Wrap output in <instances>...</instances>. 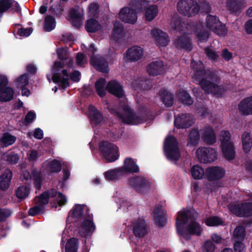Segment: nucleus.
Wrapping results in <instances>:
<instances>
[{"label":"nucleus","mask_w":252,"mask_h":252,"mask_svg":"<svg viewBox=\"0 0 252 252\" xmlns=\"http://www.w3.org/2000/svg\"><path fill=\"white\" fill-rule=\"evenodd\" d=\"M191 65L193 81L199 84L206 93L218 97L223 94L225 90L223 86L219 85L220 81L218 76L209 70H204L202 62L193 61Z\"/></svg>","instance_id":"1"},{"label":"nucleus","mask_w":252,"mask_h":252,"mask_svg":"<svg viewBox=\"0 0 252 252\" xmlns=\"http://www.w3.org/2000/svg\"><path fill=\"white\" fill-rule=\"evenodd\" d=\"M190 212L185 209L181 210L176 219V227L177 233L186 240L191 239V235L200 236L203 227L195 220L190 217Z\"/></svg>","instance_id":"2"},{"label":"nucleus","mask_w":252,"mask_h":252,"mask_svg":"<svg viewBox=\"0 0 252 252\" xmlns=\"http://www.w3.org/2000/svg\"><path fill=\"white\" fill-rule=\"evenodd\" d=\"M208 30L220 36H224L227 33L225 26L219 18L209 14L207 16L204 24L198 23L195 26L194 32L198 42H203L208 39L210 35Z\"/></svg>","instance_id":"3"},{"label":"nucleus","mask_w":252,"mask_h":252,"mask_svg":"<svg viewBox=\"0 0 252 252\" xmlns=\"http://www.w3.org/2000/svg\"><path fill=\"white\" fill-rule=\"evenodd\" d=\"M170 27L174 30L179 31L180 32L184 33L183 36H181L175 42V46L177 48L184 49L190 51L192 48L191 43L188 36L190 32L191 26L182 23L180 18L177 15L173 16L170 22Z\"/></svg>","instance_id":"4"},{"label":"nucleus","mask_w":252,"mask_h":252,"mask_svg":"<svg viewBox=\"0 0 252 252\" xmlns=\"http://www.w3.org/2000/svg\"><path fill=\"white\" fill-rule=\"evenodd\" d=\"M147 0H131L129 6L121 9L119 13V19L124 23L133 24L137 20V13L147 7Z\"/></svg>","instance_id":"5"},{"label":"nucleus","mask_w":252,"mask_h":252,"mask_svg":"<svg viewBox=\"0 0 252 252\" xmlns=\"http://www.w3.org/2000/svg\"><path fill=\"white\" fill-rule=\"evenodd\" d=\"M122 114H120L114 109H110L111 113L117 116L122 122L131 125H137L147 121L148 114L145 110L134 114L128 106H123Z\"/></svg>","instance_id":"6"},{"label":"nucleus","mask_w":252,"mask_h":252,"mask_svg":"<svg viewBox=\"0 0 252 252\" xmlns=\"http://www.w3.org/2000/svg\"><path fill=\"white\" fill-rule=\"evenodd\" d=\"M224 175V170L221 167L214 166L207 168L206 176L209 183L206 185V191L211 192L216 190L220 186V183L216 181Z\"/></svg>","instance_id":"7"},{"label":"nucleus","mask_w":252,"mask_h":252,"mask_svg":"<svg viewBox=\"0 0 252 252\" xmlns=\"http://www.w3.org/2000/svg\"><path fill=\"white\" fill-rule=\"evenodd\" d=\"M56 53L61 62L55 61L51 68L52 79L54 83L59 84V89L63 90V47L57 48Z\"/></svg>","instance_id":"8"},{"label":"nucleus","mask_w":252,"mask_h":252,"mask_svg":"<svg viewBox=\"0 0 252 252\" xmlns=\"http://www.w3.org/2000/svg\"><path fill=\"white\" fill-rule=\"evenodd\" d=\"M164 152L167 158L175 162L180 158L178 144L176 138L171 136L167 137L164 143Z\"/></svg>","instance_id":"9"},{"label":"nucleus","mask_w":252,"mask_h":252,"mask_svg":"<svg viewBox=\"0 0 252 252\" xmlns=\"http://www.w3.org/2000/svg\"><path fill=\"white\" fill-rule=\"evenodd\" d=\"M221 151L225 158L228 160L233 159L235 157L234 144L231 140V135L227 130H222L220 134Z\"/></svg>","instance_id":"10"},{"label":"nucleus","mask_w":252,"mask_h":252,"mask_svg":"<svg viewBox=\"0 0 252 252\" xmlns=\"http://www.w3.org/2000/svg\"><path fill=\"white\" fill-rule=\"evenodd\" d=\"M177 9L181 15L189 17L198 13L200 6L194 0H179L177 3Z\"/></svg>","instance_id":"11"},{"label":"nucleus","mask_w":252,"mask_h":252,"mask_svg":"<svg viewBox=\"0 0 252 252\" xmlns=\"http://www.w3.org/2000/svg\"><path fill=\"white\" fill-rule=\"evenodd\" d=\"M100 151L101 154L108 162H113L119 157L118 147L111 143L107 142L101 143Z\"/></svg>","instance_id":"12"},{"label":"nucleus","mask_w":252,"mask_h":252,"mask_svg":"<svg viewBox=\"0 0 252 252\" xmlns=\"http://www.w3.org/2000/svg\"><path fill=\"white\" fill-rule=\"evenodd\" d=\"M229 211L238 217L252 216V203L250 202L231 204L228 205Z\"/></svg>","instance_id":"13"},{"label":"nucleus","mask_w":252,"mask_h":252,"mask_svg":"<svg viewBox=\"0 0 252 252\" xmlns=\"http://www.w3.org/2000/svg\"><path fill=\"white\" fill-rule=\"evenodd\" d=\"M196 155L201 162L211 163L217 158L216 151L212 148L200 147L197 149Z\"/></svg>","instance_id":"14"},{"label":"nucleus","mask_w":252,"mask_h":252,"mask_svg":"<svg viewBox=\"0 0 252 252\" xmlns=\"http://www.w3.org/2000/svg\"><path fill=\"white\" fill-rule=\"evenodd\" d=\"M81 223L78 226V233L82 236H85L93 233L95 229V226L93 221V218L90 215L87 217L81 220Z\"/></svg>","instance_id":"15"},{"label":"nucleus","mask_w":252,"mask_h":252,"mask_svg":"<svg viewBox=\"0 0 252 252\" xmlns=\"http://www.w3.org/2000/svg\"><path fill=\"white\" fill-rule=\"evenodd\" d=\"M84 10L79 6L71 8L68 13L69 21L76 27H79L82 23Z\"/></svg>","instance_id":"16"},{"label":"nucleus","mask_w":252,"mask_h":252,"mask_svg":"<svg viewBox=\"0 0 252 252\" xmlns=\"http://www.w3.org/2000/svg\"><path fill=\"white\" fill-rule=\"evenodd\" d=\"M129 184L137 191L143 193L149 188L150 183L149 180L143 177H136L130 178Z\"/></svg>","instance_id":"17"},{"label":"nucleus","mask_w":252,"mask_h":252,"mask_svg":"<svg viewBox=\"0 0 252 252\" xmlns=\"http://www.w3.org/2000/svg\"><path fill=\"white\" fill-rule=\"evenodd\" d=\"M88 215H89L88 210L85 205L76 204L69 213V216L66 219V221H70L71 218L80 219V220H82Z\"/></svg>","instance_id":"18"},{"label":"nucleus","mask_w":252,"mask_h":252,"mask_svg":"<svg viewBox=\"0 0 252 252\" xmlns=\"http://www.w3.org/2000/svg\"><path fill=\"white\" fill-rule=\"evenodd\" d=\"M144 51L142 47L133 46L127 50L125 55V58L131 62H136L142 57Z\"/></svg>","instance_id":"19"},{"label":"nucleus","mask_w":252,"mask_h":252,"mask_svg":"<svg viewBox=\"0 0 252 252\" xmlns=\"http://www.w3.org/2000/svg\"><path fill=\"white\" fill-rule=\"evenodd\" d=\"M152 37L154 38L156 44L159 47L167 46L169 42L167 34L161 30L155 29L151 32Z\"/></svg>","instance_id":"20"},{"label":"nucleus","mask_w":252,"mask_h":252,"mask_svg":"<svg viewBox=\"0 0 252 252\" xmlns=\"http://www.w3.org/2000/svg\"><path fill=\"white\" fill-rule=\"evenodd\" d=\"M192 116L188 114H182L174 121L175 126L178 128H187L193 124Z\"/></svg>","instance_id":"21"},{"label":"nucleus","mask_w":252,"mask_h":252,"mask_svg":"<svg viewBox=\"0 0 252 252\" xmlns=\"http://www.w3.org/2000/svg\"><path fill=\"white\" fill-rule=\"evenodd\" d=\"M165 71L163 63L159 60L152 62L147 66V71L150 75L156 76L162 74Z\"/></svg>","instance_id":"22"},{"label":"nucleus","mask_w":252,"mask_h":252,"mask_svg":"<svg viewBox=\"0 0 252 252\" xmlns=\"http://www.w3.org/2000/svg\"><path fill=\"white\" fill-rule=\"evenodd\" d=\"M90 63L95 69L102 72L109 71L108 63L103 58L99 56L93 55L91 58Z\"/></svg>","instance_id":"23"},{"label":"nucleus","mask_w":252,"mask_h":252,"mask_svg":"<svg viewBox=\"0 0 252 252\" xmlns=\"http://www.w3.org/2000/svg\"><path fill=\"white\" fill-rule=\"evenodd\" d=\"M238 109L243 115H252V96L242 100L238 104Z\"/></svg>","instance_id":"24"},{"label":"nucleus","mask_w":252,"mask_h":252,"mask_svg":"<svg viewBox=\"0 0 252 252\" xmlns=\"http://www.w3.org/2000/svg\"><path fill=\"white\" fill-rule=\"evenodd\" d=\"M13 173L9 169H6L0 175V190L5 191L10 186Z\"/></svg>","instance_id":"25"},{"label":"nucleus","mask_w":252,"mask_h":252,"mask_svg":"<svg viewBox=\"0 0 252 252\" xmlns=\"http://www.w3.org/2000/svg\"><path fill=\"white\" fill-rule=\"evenodd\" d=\"M54 0H50V2H53ZM50 15L57 19H61L63 16V0H60L54 2L48 9Z\"/></svg>","instance_id":"26"},{"label":"nucleus","mask_w":252,"mask_h":252,"mask_svg":"<svg viewBox=\"0 0 252 252\" xmlns=\"http://www.w3.org/2000/svg\"><path fill=\"white\" fill-rule=\"evenodd\" d=\"M133 232L136 237H143L146 233V228L144 220L138 219L134 220L131 226Z\"/></svg>","instance_id":"27"},{"label":"nucleus","mask_w":252,"mask_h":252,"mask_svg":"<svg viewBox=\"0 0 252 252\" xmlns=\"http://www.w3.org/2000/svg\"><path fill=\"white\" fill-rule=\"evenodd\" d=\"M108 91L118 97H123L124 93L121 85L115 81L109 82L106 87Z\"/></svg>","instance_id":"28"},{"label":"nucleus","mask_w":252,"mask_h":252,"mask_svg":"<svg viewBox=\"0 0 252 252\" xmlns=\"http://www.w3.org/2000/svg\"><path fill=\"white\" fill-rule=\"evenodd\" d=\"M202 136L205 142L209 144H213L217 140L215 132L210 126H206L203 128Z\"/></svg>","instance_id":"29"},{"label":"nucleus","mask_w":252,"mask_h":252,"mask_svg":"<svg viewBox=\"0 0 252 252\" xmlns=\"http://www.w3.org/2000/svg\"><path fill=\"white\" fill-rule=\"evenodd\" d=\"M246 0H227L226 6L232 13L237 12L246 6Z\"/></svg>","instance_id":"30"},{"label":"nucleus","mask_w":252,"mask_h":252,"mask_svg":"<svg viewBox=\"0 0 252 252\" xmlns=\"http://www.w3.org/2000/svg\"><path fill=\"white\" fill-rule=\"evenodd\" d=\"M153 217L156 223L160 226H163L167 222L166 213L161 206L155 208Z\"/></svg>","instance_id":"31"},{"label":"nucleus","mask_w":252,"mask_h":252,"mask_svg":"<svg viewBox=\"0 0 252 252\" xmlns=\"http://www.w3.org/2000/svg\"><path fill=\"white\" fill-rule=\"evenodd\" d=\"M88 109L89 117L92 126H96L99 124L102 120V118L100 112L93 105H90Z\"/></svg>","instance_id":"32"},{"label":"nucleus","mask_w":252,"mask_h":252,"mask_svg":"<svg viewBox=\"0 0 252 252\" xmlns=\"http://www.w3.org/2000/svg\"><path fill=\"white\" fill-rule=\"evenodd\" d=\"M44 169L47 173H58L61 170L62 165L60 162L55 159L47 162Z\"/></svg>","instance_id":"33"},{"label":"nucleus","mask_w":252,"mask_h":252,"mask_svg":"<svg viewBox=\"0 0 252 252\" xmlns=\"http://www.w3.org/2000/svg\"><path fill=\"white\" fill-rule=\"evenodd\" d=\"M148 1V5L147 7L143 9V11L145 10V17L147 21H151L158 15V7L156 5H150V1Z\"/></svg>","instance_id":"34"},{"label":"nucleus","mask_w":252,"mask_h":252,"mask_svg":"<svg viewBox=\"0 0 252 252\" xmlns=\"http://www.w3.org/2000/svg\"><path fill=\"white\" fill-rule=\"evenodd\" d=\"M242 147L245 153H249L252 147V137L248 132H244L241 136Z\"/></svg>","instance_id":"35"},{"label":"nucleus","mask_w":252,"mask_h":252,"mask_svg":"<svg viewBox=\"0 0 252 252\" xmlns=\"http://www.w3.org/2000/svg\"><path fill=\"white\" fill-rule=\"evenodd\" d=\"M14 90L10 87H3L0 89V101L8 102L13 98Z\"/></svg>","instance_id":"36"},{"label":"nucleus","mask_w":252,"mask_h":252,"mask_svg":"<svg viewBox=\"0 0 252 252\" xmlns=\"http://www.w3.org/2000/svg\"><path fill=\"white\" fill-rule=\"evenodd\" d=\"M120 168L124 169V174L127 172H137L139 171L138 165L132 158H128L125 159L123 166Z\"/></svg>","instance_id":"37"},{"label":"nucleus","mask_w":252,"mask_h":252,"mask_svg":"<svg viewBox=\"0 0 252 252\" xmlns=\"http://www.w3.org/2000/svg\"><path fill=\"white\" fill-rule=\"evenodd\" d=\"M123 170L124 169L120 167L109 170L105 172V178L108 181H114L124 175Z\"/></svg>","instance_id":"38"},{"label":"nucleus","mask_w":252,"mask_h":252,"mask_svg":"<svg viewBox=\"0 0 252 252\" xmlns=\"http://www.w3.org/2000/svg\"><path fill=\"white\" fill-rule=\"evenodd\" d=\"M31 174L35 188L37 190H40L41 189L43 182V176L41 172L33 168L32 170Z\"/></svg>","instance_id":"39"},{"label":"nucleus","mask_w":252,"mask_h":252,"mask_svg":"<svg viewBox=\"0 0 252 252\" xmlns=\"http://www.w3.org/2000/svg\"><path fill=\"white\" fill-rule=\"evenodd\" d=\"M48 194L49 198L54 197L58 194V198L60 199L59 200H57L52 206L53 207H55L57 209L58 207H61L63 206V193L60 192H58L56 189H52L49 190H46Z\"/></svg>","instance_id":"40"},{"label":"nucleus","mask_w":252,"mask_h":252,"mask_svg":"<svg viewBox=\"0 0 252 252\" xmlns=\"http://www.w3.org/2000/svg\"><path fill=\"white\" fill-rule=\"evenodd\" d=\"M124 35V27L123 24L120 22H115L114 24V30L111 39L117 40Z\"/></svg>","instance_id":"41"},{"label":"nucleus","mask_w":252,"mask_h":252,"mask_svg":"<svg viewBox=\"0 0 252 252\" xmlns=\"http://www.w3.org/2000/svg\"><path fill=\"white\" fill-rule=\"evenodd\" d=\"M56 27L55 18L52 15H47L44 18L43 29L45 32H50Z\"/></svg>","instance_id":"42"},{"label":"nucleus","mask_w":252,"mask_h":252,"mask_svg":"<svg viewBox=\"0 0 252 252\" xmlns=\"http://www.w3.org/2000/svg\"><path fill=\"white\" fill-rule=\"evenodd\" d=\"M85 28L89 32H94L101 28V26L97 21L91 18L87 20Z\"/></svg>","instance_id":"43"},{"label":"nucleus","mask_w":252,"mask_h":252,"mask_svg":"<svg viewBox=\"0 0 252 252\" xmlns=\"http://www.w3.org/2000/svg\"><path fill=\"white\" fill-rule=\"evenodd\" d=\"M160 99L165 105L167 106H171L173 103V98L172 94L166 90L162 89L159 92Z\"/></svg>","instance_id":"44"},{"label":"nucleus","mask_w":252,"mask_h":252,"mask_svg":"<svg viewBox=\"0 0 252 252\" xmlns=\"http://www.w3.org/2000/svg\"><path fill=\"white\" fill-rule=\"evenodd\" d=\"M246 236L245 228L243 226H238L233 232L232 238L235 241L243 242Z\"/></svg>","instance_id":"45"},{"label":"nucleus","mask_w":252,"mask_h":252,"mask_svg":"<svg viewBox=\"0 0 252 252\" xmlns=\"http://www.w3.org/2000/svg\"><path fill=\"white\" fill-rule=\"evenodd\" d=\"M16 140V136L8 132H4L0 140L2 145L5 147L12 145L15 143Z\"/></svg>","instance_id":"46"},{"label":"nucleus","mask_w":252,"mask_h":252,"mask_svg":"<svg viewBox=\"0 0 252 252\" xmlns=\"http://www.w3.org/2000/svg\"><path fill=\"white\" fill-rule=\"evenodd\" d=\"M190 172L191 176L195 179H202L205 174L204 169L199 165H194L190 168Z\"/></svg>","instance_id":"47"},{"label":"nucleus","mask_w":252,"mask_h":252,"mask_svg":"<svg viewBox=\"0 0 252 252\" xmlns=\"http://www.w3.org/2000/svg\"><path fill=\"white\" fill-rule=\"evenodd\" d=\"M106 81L103 78H100L95 83V88L97 94L101 97L105 95Z\"/></svg>","instance_id":"48"},{"label":"nucleus","mask_w":252,"mask_h":252,"mask_svg":"<svg viewBox=\"0 0 252 252\" xmlns=\"http://www.w3.org/2000/svg\"><path fill=\"white\" fill-rule=\"evenodd\" d=\"M78 245V239L73 238L68 240L65 246V252H77Z\"/></svg>","instance_id":"49"},{"label":"nucleus","mask_w":252,"mask_h":252,"mask_svg":"<svg viewBox=\"0 0 252 252\" xmlns=\"http://www.w3.org/2000/svg\"><path fill=\"white\" fill-rule=\"evenodd\" d=\"M200 139V134L197 129H193L189 135L188 145L191 146L196 145Z\"/></svg>","instance_id":"50"},{"label":"nucleus","mask_w":252,"mask_h":252,"mask_svg":"<svg viewBox=\"0 0 252 252\" xmlns=\"http://www.w3.org/2000/svg\"><path fill=\"white\" fill-rule=\"evenodd\" d=\"M178 97L181 102L186 105H191L193 103V99L189 94L184 90H180L178 94Z\"/></svg>","instance_id":"51"},{"label":"nucleus","mask_w":252,"mask_h":252,"mask_svg":"<svg viewBox=\"0 0 252 252\" xmlns=\"http://www.w3.org/2000/svg\"><path fill=\"white\" fill-rule=\"evenodd\" d=\"M222 220L216 216L210 217L206 219L205 223L208 226H217L223 224Z\"/></svg>","instance_id":"52"},{"label":"nucleus","mask_w":252,"mask_h":252,"mask_svg":"<svg viewBox=\"0 0 252 252\" xmlns=\"http://www.w3.org/2000/svg\"><path fill=\"white\" fill-rule=\"evenodd\" d=\"M205 52L207 58L212 62H216L219 57V54L212 47L206 48Z\"/></svg>","instance_id":"53"},{"label":"nucleus","mask_w":252,"mask_h":252,"mask_svg":"<svg viewBox=\"0 0 252 252\" xmlns=\"http://www.w3.org/2000/svg\"><path fill=\"white\" fill-rule=\"evenodd\" d=\"M29 188L25 186L19 187L16 191V196L20 199H25L29 195Z\"/></svg>","instance_id":"54"},{"label":"nucleus","mask_w":252,"mask_h":252,"mask_svg":"<svg viewBox=\"0 0 252 252\" xmlns=\"http://www.w3.org/2000/svg\"><path fill=\"white\" fill-rule=\"evenodd\" d=\"M12 215L11 210L7 208H0V222H4Z\"/></svg>","instance_id":"55"},{"label":"nucleus","mask_w":252,"mask_h":252,"mask_svg":"<svg viewBox=\"0 0 252 252\" xmlns=\"http://www.w3.org/2000/svg\"><path fill=\"white\" fill-rule=\"evenodd\" d=\"M6 161L12 164H16L19 160L18 155L14 152L8 154L6 155Z\"/></svg>","instance_id":"56"},{"label":"nucleus","mask_w":252,"mask_h":252,"mask_svg":"<svg viewBox=\"0 0 252 252\" xmlns=\"http://www.w3.org/2000/svg\"><path fill=\"white\" fill-rule=\"evenodd\" d=\"M33 32L32 28H21L18 29L17 32V34L20 36L28 37Z\"/></svg>","instance_id":"57"},{"label":"nucleus","mask_w":252,"mask_h":252,"mask_svg":"<svg viewBox=\"0 0 252 252\" xmlns=\"http://www.w3.org/2000/svg\"><path fill=\"white\" fill-rule=\"evenodd\" d=\"M98 6L96 3H91L88 8V15L90 17H96L98 14Z\"/></svg>","instance_id":"58"},{"label":"nucleus","mask_w":252,"mask_h":252,"mask_svg":"<svg viewBox=\"0 0 252 252\" xmlns=\"http://www.w3.org/2000/svg\"><path fill=\"white\" fill-rule=\"evenodd\" d=\"M49 196L46 191L41 193L38 197V203L40 206L46 205L49 203Z\"/></svg>","instance_id":"59"},{"label":"nucleus","mask_w":252,"mask_h":252,"mask_svg":"<svg viewBox=\"0 0 252 252\" xmlns=\"http://www.w3.org/2000/svg\"><path fill=\"white\" fill-rule=\"evenodd\" d=\"M215 249L214 245L210 241H206L202 246L203 252H213Z\"/></svg>","instance_id":"60"},{"label":"nucleus","mask_w":252,"mask_h":252,"mask_svg":"<svg viewBox=\"0 0 252 252\" xmlns=\"http://www.w3.org/2000/svg\"><path fill=\"white\" fill-rule=\"evenodd\" d=\"M44 206H36L31 208L29 211V214L32 216H34L39 214L41 211L43 209Z\"/></svg>","instance_id":"61"},{"label":"nucleus","mask_w":252,"mask_h":252,"mask_svg":"<svg viewBox=\"0 0 252 252\" xmlns=\"http://www.w3.org/2000/svg\"><path fill=\"white\" fill-rule=\"evenodd\" d=\"M234 248L235 252H245V245L243 242L235 241Z\"/></svg>","instance_id":"62"},{"label":"nucleus","mask_w":252,"mask_h":252,"mask_svg":"<svg viewBox=\"0 0 252 252\" xmlns=\"http://www.w3.org/2000/svg\"><path fill=\"white\" fill-rule=\"evenodd\" d=\"M16 82L18 83H21L22 86H26L29 84V78L26 74H24L20 75L16 79Z\"/></svg>","instance_id":"63"},{"label":"nucleus","mask_w":252,"mask_h":252,"mask_svg":"<svg viewBox=\"0 0 252 252\" xmlns=\"http://www.w3.org/2000/svg\"><path fill=\"white\" fill-rule=\"evenodd\" d=\"M35 117V113L32 111H30L25 116L24 120L27 124H30L34 120Z\"/></svg>","instance_id":"64"}]
</instances>
